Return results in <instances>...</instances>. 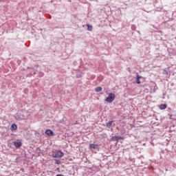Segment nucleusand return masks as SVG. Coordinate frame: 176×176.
Here are the masks:
<instances>
[{"label":"nucleus","mask_w":176,"mask_h":176,"mask_svg":"<svg viewBox=\"0 0 176 176\" xmlns=\"http://www.w3.org/2000/svg\"><path fill=\"white\" fill-rule=\"evenodd\" d=\"M52 157H63L64 156V153L55 150L52 151Z\"/></svg>","instance_id":"f257e3e1"},{"label":"nucleus","mask_w":176,"mask_h":176,"mask_svg":"<svg viewBox=\"0 0 176 176\" xmlns=\"http://www.w3.org/2000/svg\"><path fill=\"white\" fill-rule=\"evenodd\" d=\"M116 98V96L115 94H109L108 97L105 99L106 102H109V103H111L113 102V101L115 100Z\"/></svg>","instance_id":"f03ea898"},{"label":"nucleus","mask_w":176,"mask_h":176,"mask_svg":"<svg viewBox=\"0 0 176 176\" xmlns=\"http://www.w3.org/2000/svg\"><path fill=\"white\" fill-rule=\"evenodd\" d=\"M45 134H47V135L49 137H53V135H54V133L50 129H46Z\"/></svg>","instance_id":"7ed1b4c3"},{"label":"nucleus","mask_w":176,"mask_h":176,"mask_svg":"<svg viewBox=\"0 0 176 176\" xmlns=\"http://www.w3.org/2000/svg\"><path fill=\"white\" fill-rule=\"evenodd\" d=\"M14 145L15 148H20L22 144L20 141L14 142Z\"/></svg>","instance_id":"20e7f679"},{"label":"nucleus","mask_w":176,"mask_h":176,"mask_svg":"<svg viewBox=\"0 0 176 176\" xmlns=\"http://www.w3.org/2000/svg\"><path fill=\"white\" fill-rule=\"evenodd\" d=\"M142 78V76L138 75L136 76V83H138V85H140V83H141V80H140V79H141Z\"/></svg>","instance_id":"39448f33"},{"label":"nucleus","mask_w":176,"mask_h":176,"mask_svg":"<svg viewBox=\"0 0 176 176\" xmlns=\"http://www.w3.org/2000/svg\"><path fill=\"white\" fill-rule=\"evenodd\" d=\"M160 109H166L167 108V104H162L159 106Z\"/></svg>","instance_id":"423d86ee"},{"label":"nucleus","mask_w":176,"mask_h":176,"mask_svg":"<svg viewBox=\"0 0 176 176\" xmlns=\"http://www.w3.org/2000/svg\"><path fill=\"white\" fill-rule=\"evenodd\" d=\"M97 146H98V145L94 144H91L89 145V149H96V148H97Z\"/></svg>","instance_id":"0eeeda50"},{"label":"nucleus","mask_w":176,"mask_h":176,"mask_svg":"<svg viewBox=\"0 0 176 176\" xmlns=\"http://www.w3.org/2000/svg\"><path fill=\"white\" fill-rule=\"evenodd\" d=\"M11 130L12 131L17 130V125L16 124H12L11 126Z\"/></svg>","instance_id":"6e6552de"},{"label":"nucleus","mask_w":176,"mask_h":176,"mask_svg":"<svg viewBox=\"0 0 176 176\" xmlns=\"http://www.w3.org/2000/svg\"><path fill=\"white\" fill-rule=\"evenodd\" d=\"M95 91H96V93H100V91H102V87H98L95 89Z\"/></svg>","instance_id":"1a4fd4ad"},{"label":"nucleus","mask_w":176,"mask_h":176,"mask_svg":"<svg viewBox=\"0 0 176 176\" xmlns=\"http://www.w3.org/2000/svg\"><path fill=\"white\" fill-rule=\"evenodd\" d=\"M88 31H93V26L90 25H87Z\"/></svg>","instance_id":"9d476101"},{"label":"nucleus","mask_w":176,"mask_h":176,"mask_svg":"<svg viewBox=\"0 0 176 176\" xmlns=\"http://www.w3.org/2000/svg\"><path fill=\"white\" fill-rule=\"evenodd\" d=\"M112 123L113 121H109L106 124L107 127H111V126H112Z\"/></svg>","instance_id":"9b49d317"},{"label":"nucleus","mask_w":176,"mask_h":176,"mask_svg":"<svg viewBox=\"0 0 176 176\" xmlns=\"http://www.w3.org/2000/svg\"><path fill=\"white\" fill-rule=\"evenodd\" d=\"M56 164H61V161L56 160Z\"/></svg>","instance_id":"f8f14e48"},{"label":"nucleus","mask_w":176,"mask_h":176,"mask_svg":"<svg viewBox=\"0 0 176 176\" xmlns=\"http://www.w3.org/2000/svg\"><path fill=\"white\" fill-rule=\"evenodd\" d=\"M116 140H122V137L120 136H116Z\"/></svg>","instance_id":"ddd939ff"}]
</instances>
